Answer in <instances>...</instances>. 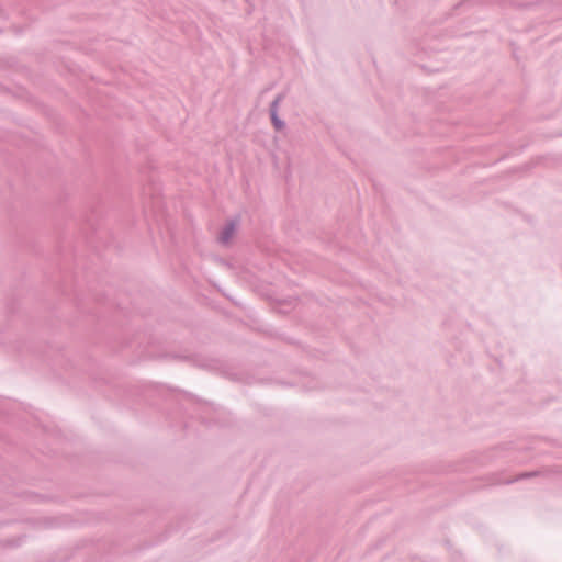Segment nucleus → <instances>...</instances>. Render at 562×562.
<instances>
[{"mask_svg": "<svg viewBox=\"0 0 562 562\" xmlns=\"http://www.w3.org/2000/svg\"><path fill=\"white\" fill-rule=\"evenodd\" d=\"M234 232H235V227H234V225H228V226L224 229V232L222 233V235H221V239H222V241L226 243V241L231 238V236L234 234Z\"/></svg>", "mask_w": 562, "mask_h": 562, "instance_id": "f257e3e1", "label": "nucleus"}, {"mask_svg": "<svg viewBox=\"0 0 562 562\" xmlns=\"http://www.w3.org/2000/svg\"><path fill=\"white\" fill-rule=\"evenodd\" d=\"M272 121L276 125L277 128H281L282 127V123L277 119L274 112L272 113Z\"/></svg>", "mask_w": 562, "mask_h": 562, "instance_id": "f03ea898", "label": "nucleus"}]
</instances>
